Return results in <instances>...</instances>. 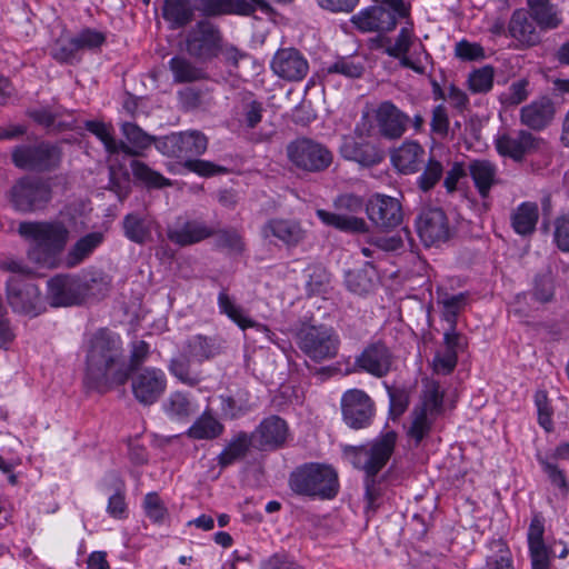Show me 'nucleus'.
Returning a JSON list of instances; mask_svg holds the SVG:
<instances>
[{"instance_id": "f257e3e1", "label": "nucleus", "mask_w": 569, "mask_h": 569, "mask_svg": "<svg viewBox=\"0 0 569 569\" xmlns=\"http://www.w3.org/2000/svg\"><path fill=\"white\" fill-rule=\"evenodd\" d=\"M18 233L29 243L27 258L39 268H61V259L70 240V229L61 219L23 221Z\"/></svg>"}, {"instance_id": "f03ea898", "label": "nucleus", "mask_w": 569, "mask_h": 569, "mask_svg": "<svg viewBox=\"0 0 569 569\" xmlns=\"http://www.w3.org/2000/svg\"><path fill=\"white\" fill-rule=\"evenodd\" d=\"M397 442V433L388 430L370 442L351 449L352 463L363 470L368 477L366 482L367 509L376 510L379 506L380 489L373 477L387 465Z\"/></svg>"}, {"instance_id": "7ed1b4c3", "label": "nucleus", "mask_w": 569, "mask_h": 569, "mask_svg": "<svg viewBox=\"0 0 569 569\" xmlns=\"http://www.w3.org/2000/svg\"><path fill=\"white\" fill-rule=\"evenodd\" d=\"M133 369V358H88L83 385L88 390L104 393L123 385Z\"/></svg>"}, {"instance_id": "20e7f679", "label": "nucleus", "mask_w": 569, "mask_h": 569, "mask_svg": "<svg viewBox=\"0 0 569 569\" xmlns=\"http://www.w3.org/2000/svg\"><path fill=\"white\" fill-rule=\"evenodd\" d=\"M411 6L405 0H377V3L351 17L352 24L361 32L386 33L392 31L398 20L410 17Z\"/></svg>"}, {"instance_id": "39448f33", "label": "nucleus", "mask_w": 569, "mask_h": 569, "mask_svg": "<svg viewBox=\"0 0 569 569\" xmlns=\"http://www.w3.org/2000/svg\"><path fill=\"white\" fill-rule=\"evenodd\" d=\"M311 377L322 381L335 376H346L353 370H363L376 377H383L390 369L389 358H356L355 368L348 363H330L332 358H299Z\"/></svg>"}, {"instance_id": "423d86ee", "label": "nucleus", "mask_w": 569, "mask_h": 569, "mask_svg": "<svg viewBox=\"0 0 569 569\" xmlns=\"http://www.w3.org/2000/svg\"><path fill=\"white\" fill-rule=\"evenodd\" d=\"M286 153L289 162L307 173H319L327 170L332 161V152L322 143L306 137L297 138L287 144Z\"/></svg>"}, {"instance_id": "0eeeda50", "label": "nucleus", "mask_w": 569, "mask_h": 569, "mask_svg": "<svg viewBox=\"0 0 569 569\" xmlns=\"http://www.w3.org/2000/svg\"><path fill=\"white\" fill-rule=\"evenodd\" d=\"M290 487L300 495L331 498L337 492V473L329 466L311 463L291 475Z\"/></svg>"}, {"instance_id": "6e6552de", "label": "nucleus", "mask_w": 569, "mask_h": 569, "mask_svg": "<svg viewBox=\"0 0 569 569\" xmlns=\"http://www.w3.org/2000/svg\"><path fill=\"white\" fill-rule=\"evenodd\" d=\"M178 158H186L184 168L201 177H213L228 172L226 167L216 164L211 161L201 159H191L206 152L208 148V138L199 130H187L178 132Z\"/></svg>"}, {"instance_id": "1a4fd4ad", "label": "nucleus", "mask_w": 569, "mask_h": 569, "mask_svg": "<svg viewBox=\"0 0 569 569\" xmlns=\"http://www.w3.org/2000/svg\"><path fill=\"white\" fill-rule=\"evenodd\" d=\"M443 395L436 381L426 379L420 403L412 411V420L408 428L409 438L418 445L430 431L436 417L440 413Z\"/></svg>"}, {"instance_id": "9d476101", "label": "nucleus", "mask_w": 569, "mask_h": 569, "mask_svg": "<svg viewBox=\"0 0 569 569\" xmlns=\"http://www.w3.org/2000/svg\"><path fill=\"white\" fill-rule=\"evenodd\" d=\"M96 279H82L70 274H57L47 282V300L51 307L81 305L90 295Z\"/></svg>"}, {"instance_id": "9b49d317", "label": "nucleus", "mask_w": 569, "mask_h": 569, "mask_svg": "<svg viewBox=\"0 0 569 569\" xmlns=\"http://www.w3.org/2000/svg\"><path fill=\"white\" fill-rule=\"evenodd\" d=\"M133 358V369L129 375L131 393L141 406L157 403L167 390V376L158 368H138Z\"/></svg>"}, {"instance_id": "f8f14e48", "label": "nucleus", "mask_w": 569, "mask_h": 569, "mask_svg": "<svg viewBox=\"0 0 569 569\" xmlns=\"http://www.w3.org/2000/svg\"><path fill=\"white\" fill-rule=\"evenodd\" d=\"M6 293L16 313L33 318L46 309L39 287L26 277L11 276L6 283Z\"/></svg>"}, {"instance_id": "ddd939ff", "label": "nucleus", "mask_w": 569, "mask_h": 569, "mask_svg": "<svg viewBox=\"0 0 569 569\" xmlns=\"http://www.w3.org/2000/svg\"><path fill=\"white\" fill-rule=\"evenodd\" d=\"M370 127L366 122L358 123L353 136L345 137L339 151L343 159L355 161L362 167H373L385 159L383 150L369 140Z\"/></svg>"}, {"instance_id": "4468645a", "label": "nucleus", "mask_w": 569, "mask_h": 569, "mask_svg": "<svg viewBox=\"0 0 569 569\" xmlns=\"http://www.w3.org/2000/svg\"><path fill=\"white\" fill-rule=\"evenodd\" d=\"M61 159V149L50 142L21 144L12 151L14 166L31 171L43 172L54 170L59 167Z\"/></svg>"}, {"instance_id": "2eb2a0df", "label": "nucleus", "mask_w": 569, "mask_h": 569, "mask_svg": "<svg viewBox=\"0 0 569 569\" xmlns=\"http://www.w3.org/2000/svg\"><path fill=\"white\" fill-rule=\"evenodd\" d=\"M52 199V189L48 180L24 177L11 188V202L21 212H34L46 208Z\"/></svg>"}, {"instance_id": "dca6fc26", "label": "nucleus", "mask_w": 569, "mask_h": 569, "mask_svg": "<svg viewBox=\"0 0 569 569\" xmlns=\"http://www.w3.org/2000/svg\"><path fill=\"white\" fill-rule=\"evenodd\" d=\"M296 342L302 352L313 356H337L340 347L338 332L326 325H302L296 331Z\"/></svg>"}, {"instance_id": "f3484780", "label": "nucleus", "mask_w": 569, "mask_h": 569, "mask_svg": "<svg viewBox=\"0 0 569 569\" xmlns=\"http://www.w3.org/2000/svg\"><path fill=\"white\" fill-rule=\"evenodd\" d=\"M416 41H418V39L415 34L413 23L409 17L406 24L399 30L395 41L392 42L390 38H383L381 39V47L386 54L399 59L401 67L408 68L418 74H425L426 67L421 62L420 57L417 53H415V58L408 56Z\"/></svg>"}, {"instance_id": "a211bd4d", "label": "nucleus", "mask_w": 569, "mask_h": 569, "mask_svg": "<svg viewBox=\"0 0 569 569\" xmlns=\"http://www.w3.org/2000/svg\"><path fill=\"white\" fill-rule=\"evenodd\" d=\"M221 41L219 29L211 22L201 20L189 31L186 44L192 57L207 61L219 54Z\"/></svg>"}, {"instance_id": "6ab92c4d", "label": "nucleus", "mask_w": 569, "mask_h": 569, "mask_svg": "<svg viewBox=\"0 0 569 569\" xmlns=\"http://www.w3.org/2000/svg\"><path fill=\"white\" fill-rule=\"evenodd\" d=\"M368 219L380 230L389 231L401 224L403 212L397 198L375 193L366 203Z\"/></svg>"}, {"instance_id": "aec40b11", "label": "nucleus", "mask_w": 569, "mask_h": 569, "mask_svg": "<svg viewBox=\"0 0 569 569\" xmlns=\"http://www.w3.org/2000/svg\"><path fill=\"white\" fill-rule=\"evenodd\" d=\"M416 228L426 247L439 246L450 237L448 219L439 208L423 209L416 219Z\"/></svg>"}, {"instance_id": "412c9836", "label": "nucleus", "mask_w": 569, "mask_h": 569, "mask_svg": "<svg viewBox=\"0 0 569 569\" xmlns=\"http://www.w3.org/2000/svg\"><path fill=\"white\" fill-rule=\"evenodd\" d=\"M341 409L345 422L353 429L368 427L373 416V403L360 389H350L342 395Z\"/></svg>"}, {"instance_id": "4be33fe9", "label": "nucleus", "mask_w": 569, "mask_h": 569, "mask_svg": "<svg viewBox=\"0 0 569 569\" xmlns=\"http://www.w3.org/2000/svg\"><path fill=\"white\" fill-rule=\"evenodd\" d=\"M373 118L380 137L390 141L400 139L410 122V117L390 100L378 104Z\"/></svg>"}, {"instance_id": "5701e85b", "label": "nucleus", "mask_w": 569, "mask_h": 569, "mask_svg": "<svg viewBox=\"0 0 569 569\" xmlns=\"http://www.w3.org/2000/svg\"><path fill=\"white\" fill-rule=\"evenodd\" d=\"M272 72L289 82H299L309 72V62L296 48L278 49L270 62Z\"/></svg>"}, {"instance_id": "b1692460", "label": "nucleus", "mask_w": 569, "mask_h": 569, "mask_svg": "<svg viewBox=\"0 0 569 569\" xmlns=\"http://www.w3.org/2000/svg\"><path fill=\"white\" fill-rule=\"evenodd\" d=\"M540 139L527 130H513L497 136L495 146L498 153L517 162L539 148Z\"/></svg>"}, {"instance_id": "393cba45", "label": "nucleus", "mask_w": 569, "mask_h": 569, "mask_svg": "<svg viewBox=\"0 0 569 569\" xmlns=\"http://www.w3.org/2000/svg\"><path fill=\"white\" fill-rule=\"evenodd\" d=\"M214 229L207 226L203 221L178 217L176 221L168 226V239L179 246L188 247L212 237Z\"/></svg>"}, {"instance_id": "a878e982", "label": "nucleus", "mask_w": 569, "mask_h": 569, "mask_svg": "<svg viewBox=\"0 0 569 569\" xmlns=\"http://www.w3.org/2000/svg\"><path fill=\"white\" fill-rule=\"evenodd\" d=\"M288 437V425L278 416H271L262 420L253 433L254 441L263 450L281 447L286 443Z\"/></svg>"}, {"instance_id": "bb28decb", "label": "nucleus", "mask_w": 569, "mask_h": 569, "mask_svg": "<svg viewBox=\"0 0 569 569\" xmlns=\"http://www.w3.org/2000/svg\"><path fill=\"white\" fill-rule=\"evenodd\" d=\"M391 162L400 173L412 174L425 164L426 151L419 142L407 140L391 153Z\"/></svg>"}, {"instance_id": "cd10ccee", "label": "nucleus", "mask_w": 569, "mask_h": 569, "mask_svg": "<svg viewBox=\"0 0 569 569\" xmlns=\"http://www.w3.org/2000/svg\"><path fill=\"white\" fill-rule=\"evenodd\" d=\"M82 348L90 356H114L121 351L122 341L117 332L100 328L84 335Z\"/></svg>"}, {"instance_id": "c85d7f7f", "label": "nucleus", "mask_w": 569, "mask_h": 569, "mask_svg": "<svg viewBox=\"0 0 569 569\" xmlns=\"http://www.w3.org/2000/svg\"><path fill=\"white\" fill-rule=\"evenodd\" d=\"M261 233L266 239L274 237L288 247L298 246L306 236L305 230L298 221L280 218L268 220L263 224Z\"/></svg>"}, {"instance_id": "c756f323", "label": "nucleus", "mask_w": 569, "mask_h": 569, "mask_svg": "<svg viewBox=\"0 0 569 569\" xmlns=\"http://www.w3.org/2000/svg\"><path fill=\"white\" fill-rule=\"evenodd\" d=\"M555 117V106L548 97H541L522 107L520 110L521 124L531 130H543Z\"/></svg>"}, {"instance_id": "7c9ffc66", "label": "nucleus", "mask_w": 569, "mask_h": 569, "mask_svg": "<svg viewBox=\"0 0 569 569\" xmlns=\"http://www.w3.org/2000/svg\"><path fill=\"white\" fill-rule=\"evenodd\" d=\"M154 221L139 212L127 213L121 222L123 236L136 244H146L152 240Z\"/></svg>"}, {"instance_id": "2f4dec72", "label": "nucleus", "mask_w": 569, "mask_h": 569, "mask_svg": "<svg viewBox=\"0 0 569 569\" xmlns=\"http://www.w3.org/2000/svg\"><path fill=\"white\" fill-rule=\"evenodd\" d=\"M525 9L516 10L510 19L508 30L510 36L526 46H535L540 41V33Z\"/></svg>"}, {"instance_id": "473e14b6", "label": "nucleus", "mask_w": 569, "mask_h": 569, "mask_svg": "<svg viewBox=\"0 0 569 569\" xmlns=\"http://www.w3.org/2000/svg\"><path fill=\"white\" fill-rule=\"evenodd\" d=\"M194 11L191 0H163L162 18L171 30L189 24L194 18Z\"/></svg>"}, {"instance_id": "72a5a7b5", "label": "nucleus", "mask_w": 569, "mask_h": 569, "mask_svg": "<svg viewBox=\"0 0 569 569\" xmlns=\"http://www.w3.org/2000/svg\"><path fill=\"white\" fill-rule=\"evenodd\" d=\"M103 241L101 232H91L79 240L70 248L66 256H62L61 268H74L82 263Z\"/></svg>"}, {"instance_id": "f704fd0d", "label": "nucleus", "mask_w": 569, "mask_h": 569, "mask_svg": "<svg viewBox=\"0 0 569 569\" xmlns=\"http://www.w3.org/2000/svg\"><path fill=\"white\" fill-rule=\"evenodd\" d=\"M218 307L221 313L230 318L242 330L247 328H256L258 331L263 332L266 337L271 340L273 333L270 331V329L267 326L258 323L247 317L242 308L236 305L224 290L220 291L218 295Z\"/></svg>"}, {"instance_id": "c9c22d12", "label": "nucleus", "mask_w": 569, "mask_h": 569, "mask_svg": "<svg viewBox=\"0 0 569 569\" xmlns=\"http://www.w3.org/2000/svg\"><path fill=\"white\" fill-rule=\"evenodd\" d=\"M539 219V208L536 202L525 201L510 214L513 231L520 236L531 234L536 230Z\"/></svg>"}, {"instance_id": "e433bc0d", "label": "nucleus", "mask_w": 569, "mask_h": 569, "mask_svg": "<svg viewBox=\"0 0 569 569\" xmlns=\"http://www.w3.org/2000/svg\"><path fill=\"white\" fill-rule=\"evenodd\" d=\"M470 176L480 197H489L490 190L497 183V168L488 160H475L469 164Z\"/></svg>"}, {"instance_id": "4c0bfd02", "label": "nucleus", "mask_w": 569, "mask_h": 569, "mask_svg": "<svg viewBox=\"0 0 569 569\" xmlns=\"http://www.w3.org/2000/svg\"><path fill=\"white\" fill-rule=\"evenodd\" d=\"M201 358H172L169 370L180 382L196 385L202 378Z\"/></svg>"}, {"instance_id": "58836bf2", "label": "nucleus", "mask_w": 569, "mask_h": 569, "mask_svg": "<svg viewBox=\"0 0 569 569\" xmlns=\"http://www.w3.org/2000/svg\"><path fill=\"white\" fill-rule=\"evenodd\" d=\"M223 425L210 412L204 411L187 430L189 438L193 440H212L222 435Z\"/></svg>"}, {"instance_id": "ea45409f", "label": "nucleus", "mask_w": 569, "mask_h": 569, "mask_svg": "<svg viewBox=\"0 0 569 569\" xmlns=\"http://www.w3.org/2000/svg\"><path fill=\"white\" fill-rule=\"evenodd\" d=\"M528 7L530 9V17L541 30L556 29L562 22L560 11L550 0H540Z\"/></svg>"}, {"instance_id": "a19ab883", "label": "nucleus", "mask_w": 569, "mask_h": 569, "mask_svg": "<svg viewBox=\"0 0 569 569\" xmlns=\"http://www.w3.org/2000/svg\"><path fill=\"white\" fill-rule=\"evenodd\" d=\"M86 129L94 134L104 146L106 150L109 153H117L119 151L126 153V154H134L137 153L136 150L131 149L129 144L120 141H116L113 138L111 127L107 126L103 122L100 121H86L84 123Z\"/></svg>"}, {"instance_id": "79ce46f5", "label": "nucleus", "mask_w": 569, "mask_h": 569, "mask_svg": "<svg viewBox=\"0 0 569 569\" xmlns=\"http://www.w3.org/2000/svg\"><path fill=\"white\" fill-rule=\"evenodd\" d=\"M169 68L173 74V81L177 83L194 82L208 78L207 72L197 67L184 57H173L169 61Z\"/></svg>"}, {"instance_id": "37998d69", "label": "nucleus", "mask_w": 569, "mask_h": 569, "mask_svg": "<svg viewBox=\"0 0 569 569\" xmlns=\"http://www.w3.org/2000/svg\"><path fill=\"white\" fill-rule=\"evenodd\" d=\"M162 409L172 419H183L198 410V405L187 395L176 391L169 395L162 403Z\"/></svg>"}, {"instance_id": "c03bdc74", "label": "nucleus", "mask_w": 569, "mask_h": 569, "mask_svg": "<svg viewBox=\"0 0 569 569\" xmlns=\"http://www.w3.org/2000/svg\"><path fill=\"white\" fill-rule=\"evenodd\" d=\"M370 267L369 269H360L348 271L346 273V286L347 288L359 296L369 293L376 284L375 281V269L371 263H367Z\"/></svg>"}, {"instance_id": "a18cd8bd", "label": "nucleus", "mask_w": 569, "mask_h": 569, "mask_svg": "<svg viewBox=\"0 0 569 569\" xmlns=\"http://www.w3.org/2000/svg\"><path fill=\"white\" fill-rule=\"evenodd\" d=\"M316 214L325 224L342 231H365L367 227L366 221L361 218L347 217L323 209H318Z\"/></svg>"}, {"instance_id": "49530a36", "label": "nucleus", "mask_w": 569, "mask_h": 569, "mask_svg": "<svg viewBox=\"0 0 569 569\" xmlns=\"http://www.w3.org/2000/svg\"><path fill=\"white\" fill-rule=\"evenodd\" d=\"M51 56L61 63L79 61L80 50L74 36L61 34L51 48Z\"/></svg>"}, {"instance_id": "de8ad7c7", "label": "nucleus", "mask_w": 569, "mask_h": 569, "mask_svg": "<svg viewBox=\"0 0 569 569\" xmlns=\"http://www.w3.org/2000/svg\"><path fill=\"white\" fill-rule=\"evenodd\" d=\"M543 518L539 515H535L531 519L527 533L530 557L550 555L543 541Z\"/></svg>"}, {"instance_id": "09e8293b", "label": "nucleus", "mask_w": 569, "mask_h": 569, "mask_svg": "<svg viewBox=\"0 0 569 569\" xmlns=\"http://www.w3.org/2000/svg\"><path fill=\"white\" fill-rule=\"evenodd\" d=\"M133 177L149 188H163L171 186V181L161 173L152 170L144 162L133 160L130 163Z\"/></svg>"}, {"instance_id": "8fccbe9b", "label": "nucleus", "mask_w": 569, "mask_h": 569, "mask_svg": "<svg viewBox=\"0 0 569 569\" xmlns=\"http://www.w3.org/2000/svg\"><path fill=\"white\" fill-rule=\"evenodd\" d=\"M495 68L483 66L472 70L467 79L468 89L472 93H488L493 87Z\"/></svg>"}, {"instance_id": "3c124183", "label": "nucleus", "mask_w": 569, "mask_h": 569, "mask_svg": "<svg viewBox=\"0 0 569 569\" xmlns=\"http://www.w3.org/2000/svg\"><path fill=\"white\" fill-rule=\"evenodd\" d=\"M121 132L131 144L129 147L137 151V153L132 154L133 157L140 156L142 150L149 148L154 141L153 136L148 134L132 122H124L121 126Z\"/></svg>"}, {"instance_id": "603ef678", "label": "nucleus", "mask_w": 569, "mask_h": 569, "mask_svg": "<svg viewBox=\"0 0 569 569\" xmlns=\"http://www.w3.org/2000/svg\"><path fill=\"white\" fill-rule=\"evenodd\" d=\"M187 347L192 356H210L220 352L221 340L217 336L196 335L188 339Z\"/></svg>"}, {"instance_id": "864d4df0", "label": "nucleus", "mask_w": 569, "mask_h": 569, "mask_svg": "<svg viewBox=\"0 0 569 569\" xmlns=\"http://www.w3.org/2000/svg\"><path fill=\"white\" fill-rule=\"evenodd\" d=\"M196 10L203 17L236 14L233 0H196Z\"/></svg>"}, {"instance_id": "5fc2aeb1", "label": "nucleus", "mask_w": 569, "mask_h": 569, "mask_svg": "<svg viewBox=\"0 0 569 569\" xmlns=\"http://www.w3.org/2000/svg\"><path fill=\"white\" fill-rule=\"evenodd\" d=\"M249 446L248 437L243 433L237 436L231 440L228 446L218 456V463L221 467H227L236 460L244 456Z\"/></svg>"}, {"instance_id": "6e6d98bb", "label": "nucleus", "mask_w": 569, "mask_h": 569, "mask_svg": "<svg viewBox=\"0 0 569 569\" xmlns=\"http://www.w3.org/2000/svg\"><path fill=\"white\" fill-rule=\"evenodd\" d=\"M425 163V169L418 177L417 184L420 190L427 192L431 190L441 179L443 174V167L441 162L435 158H429Z\"/></svg>"}, {"instance_id": "4d7b16f0", "label": "nucleus", "mask_w": 569, "mask_h": 569, "mask_svg": "<svg viewBox=\"0 0 569 569\" xmlns=\"http://www.w3.org/2000/svg\"><path fill=\"white\" fill-rule=\"evenodd\" d=\"M529 80L526 78L512 82L506 92H502L499 100L506 106H518L526 101L530 94Z\"/></svg>"}, {"instance_id": "13d9d810", "label": "nucleus", "mask_w": 569, "mask_h": 569, "mask_svg": "<svg viewBox=\"0 0 569 569\" xmlns=\"http://www.w3.org/2000/svg\"><path fill=\"white\" fill-rule=\"evenodd\" d=\"M466 301L465 293L453 296L443 295L439 298L438 302L442 306L443 319L448 322L449 327H456L457 316L460 312Z\"/></svg>"}, {"instance_id": "bf43d9fd", "label": "nucleus", "mask_w": 569, "mask_h": 569, "mask_svg": "<svg viewBox=\"0 0 569 569\" xmlns=\"http://www.w3.org/2000/svg\"><path fill=\"white\" fill-rule=\"evenodd\" d=\"M143 509L147 517L153 522H163L168 517L167 507L156 492H149L146 495Z\"/></svg>"}, {"instance_id": "052dcab7", "label": "nucleus", "mask_w": 569, "mask_h": 569, "mask_svg": "<svg viewBox=\"0 0 569 569\" xmlns=\"http://www.w3.org/2000/svg\"><path fill=\"white\" fill-rule=\"evenodd\" d=\"M216 243L218 247L228 249L232 252H242L244 243L240 233L234 229L214 230Z\"/></svg>"}, {"instance_id": "680f3d73", "label": "nucleus", "mask_w": 569, "mask_h": 569, "mask_svg": "<svg viewBox=\"0 0 569 569\" xmlns=\"http://www.w3.org/2000/svg\"><path fill=\"white\" fill-rule=\"evenodd\" d=\"M327 71L328 73H339L348 78H359L363 72V66L352 58L343 57L331 63Z\"/></svg>"}, {"instance_id": "e2e57ef3", "label": "nucleus", "mask_w": 569, "mask_h": 569, "mask_svg": "<svg viewBox=\"0 0 569 569\" xmlns=\"http://www.w3.org/2000/svg\"><path fill=\"white\" fill-rule=\"evenodd\" d=\"M443 342L447 349V356H458L459 353L467 352V337L456 331V327H449L445 332Z\"/></svg>"}, {"instance_id": "0e129e2a", "label": "nucleus", "mask_w": 569, "mask_h": 569, "mask_svg": "<svg viewBox=\"0 0 569 569\" xmlns=\"http://www.w3.org/2000/svg\"><path fill=\"white\" fill-rule=\"evenodd\" d=\"M455 54L462 61H478L485 58V50L477 42L460 40L455 46Z\"/></svg>"}, {"instance_id": "69168bd1", "label": "nucleus", "mask_w": 569, "mask_h": 569, "mask_svg": "<svg viewBox=\"0 0 569 569\" xmlns=\"http://www.w3.org/2000/svg\"><path fill=\"white\" fill-rule=\"evenodd\" d=\"M390 402V415L393 419L399 418L408 408L409 392L406 389L388 388Z\"/></svg>"}, {"instance_id": "338daca9", "label": "nucleus", "mask_w": 569, "mask_h": 569, "mask_svg": "<svg viewBox=\"0 0 569 569\" xmlns=\"http://www.w3.org/2000/svg\"><path fill=\"white\" fill-rule=\"evenodd\" d=\"M449 117L445 104L440 103L432 109L430 128L432 133L443 138L449 131Z\"/></svg>"}, {"instance_id": "774afa93", "label": "nucleus", "mask_w": 569, "mask_h": 569, "mask_svg": "<svg viewBox=\"0 0 569 569\" xmlns=\"http://www.w3.org/2000/svg\"><path fill=\"white\" fill-rule=\"evenodd\" d=\"M555 241L561 251H569V212L556 220Z\"/></svg>"}]
</instances>
